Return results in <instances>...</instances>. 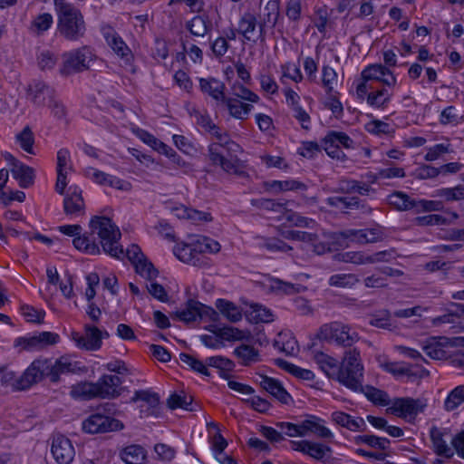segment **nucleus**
<instances>
[{
  "label": "nucleus",
  "mask_w": 464,
  "mask_h": 464,
  "mask_svg": "<svg viewBox=\"0 0 464 464\" xmlns=\"http://www.w3.org/2000/svg\"><path fill=\"white\" fill-rule=\"evenodd\" d=\"M90 227L92 233H97L99 236L101 245L106 254L118 259H122L126 256L135 267L136 272L150 281L158 276V270L147 259L139 246L131 245L124 254L123 248L119 244L121 233L111 218L95 216L90 221Z\"/></svg>",
  "instance_id": "f257e3e1"
},
{
  "label": "nucleus",
  "mask_w": 464,
  "mask_h": 464,
  "mask_svg": "<svg viewBox=\"0 0 464 464\" xmlns=\"http://www.w3.org/2000/svg\"><path fill=\"white\" fill-rule=\"evenodd\" d=\"M75 369L76 362L66 356H62L54 362L51 359H37L16 380L15 386L18 390H26L44 378H49L52 382H58L61 374L74 372Z\"/></svg>",
  "instance_id": "f03ea898"
},
{
  "label": "nucleus",
  "mask_w": 464,
  "mask_h": 464,
  "mask_svg": "<svg viewBox=\"0 0 464 464\" xmlns=\"http://www.w3.org/2000/svg\"><path fill=\"white\" fill-rule=\"evenodd\" d=\"M57 14V33L69 42H77L87 31L84 16L80 9L65 0H54Z\"/></svg>",
  "instance_id": "7ed1b4c3"
},
{
  "label": "nucleus",
  "mask_w": 464,
  "mask_h": 464,
  "mask_svg": "<svg viewBox=\"0 0 464 464\" xmlns=\"http://www.w3.org/2000/svg\"><path fill=\"white\" fill-rule=\"evenodd\" d=\"M363 371L360 351L347 349L339 363L338 382L352 391L362 390Z\"/></svg>",
  "instance_id": "20e7f679"
},
{
  "label": "nucleus",
  "mask_w": 464,
  "mask_h": 464,
  "mask_svg": "<svg viewBox=\"0 0 464 464\" xmlns=\"http://www.w3.org/2000/svg\"><path fill=\"white\" fill-rule=\"evenodd\" d=\"M318 336L320 339L334 342L348 349L360 340L357 332L353 331L350 325L340 322L324 324L319 330Z\"/></svg>",
  "instance_id": "39448f33"
},
{
  "label": "nucleus",
  "mask_w": 464,
  "mask_h": 464,
  "mask_svg": "<svg viewBox=\"0 0 464 464\" xmlns=\"http://www.w3.org/2000/svg\"><path fill=\"white\" fill-rule=\"evenodd\" d=\"M96 58L89 46H82L72 51L64 53L63 55V64L60 67V74L69 76L73 73H79L89 70L90 62Z\"/></svg>",
  "instance_id": "423d86ee"
},
{
  "label": "nucleus",
  "mask_w": 464,
  "mask_h": 464,
  "mask_svg": "<svg viewBox=\"0 0 464 464\" xmlns=\"http://www.w3.org/2000/svg\"><path fill=\"white\" fill-rule=\"evenodd\" d=\"M426 407V401L421 399L396 398L392 401L387 412L411 422Z\"/></svg>",
  "instance_id": "0eeeda50"
},
{
  "label": "nucleus",
  "mask_w": 464,
  "mask_h": 464,
  "mask_svg": "<svg viewBox=\"0 0 464 464\" xmlns=\"http://www.w3.org/2000/svg\"><path fill=\"white\" fill-rule=\"evenodd\" d=\"M123 424L114 418L94 413L82 421V430L86 433L96 434L120 430Z\"/></svg>",
  "instance_id": "6e6552de"
},
{
  "label": "nucleus",
  "mask_w": 464,
  "mask_h": 464,
  "mask_svg": "<svg viewBox=\"0 0 464 464\" xmlns=\"http://www.w3.org/2000/svg\"><path fill=\"white\" fill-rule=\"evenodd\" d=\"M101 32L107 44L112 49V51L126 64H130L133 61L132 52L115 29L108 24H103L101 25Z\"/></svg>",
  "instance_id": "1a4fd4ad"
},
{
  "label": "nucleus",
  "mask_w": 464,
  "mask_h": 464,
  "mask_svg": "<svg viewBox=\"0 0 464 464\" xmlns=\"http://www.w3.org/2000/svg\"><path fill=\"white\" fill-rule=\"evenodd\" d=\"M292 449L308 455L317 461L324 464L330 463L333 459L332 449L323 443L313 442L310 440L291 441Z\"/></svg>",
  "instance_id": "9d476101"
},
{
  "label": "nucleus",
  "mask_w": 464,
  "mask_h": 464,
  "mask_svg": "<svg viewBox=\"0 0 464 464\" xmlns=\"http://www.w3.org/2000/svg\"><path fill=\"white\" fill-rule=\"evenodd\" d=\"M175 316L179 321L191 323L203 316H209L210 319L215 321L217 320L218 314L211 307L206 306L195 300H188L186 304V308L177 311Z\"/></svg>",
  "instance_id": "9b49d317"
},
{
  "label": "nucleus",
  "mask_w": 464,
  "mask_h": 464,
  "mask_svg": "<svg viewBox=\"0 0 464 464\" xmlns=\"http://www.w3.org/2000/svg\"><path fill=\"white\" fill-rule=\"evenodd\" d=\"M446 343L450 346H464V337H457L452 340L446 337H440L439 340L431 338L424 343L422 350L431 359L443 360L449 356L444 349Z\"/></svg>",
  "instance_id": "f8f14e48"
},
{
  "label": "nucleus",
  "mask_w": 464,
  "mask_h": 464,
  "mask_svg": "<svg viewBox=\"0 0 464 464\" xmlns=\"http://www.w3.org/2000/svg\"><path fill=\"white\" fill-rule=\"evenodd\" d=\"M237 34L242 35L245 41L256 43L261 41L259 36V22L255 14L245 12L238 19L237 24Z\"/></svg>",
  "instance_id": "ddd939ff"
},
{
  "label": "nucleus",
  "mask_w": 464,
  "mask_h": 464,
  "mask_svg": "<svg viewBox=\"0 0 464 464\" xmlns=\"http://www.w3.org/2000/svg\"><path fill=\"white\" fill-rule=\"evenodd\" d=\"M122 380L117 375L104 374L95 382L98 398L113 399L121 394Z\"/></svg>",
  "instance_id": "4468645a"
},
{
  "label": "nucleus",
  "mask_w": 464,
  "mask_h": 464,
  "mask_svg": "<svg viewBox=\"0 0 464 464\" xmlns=\"http://www.w3.org/2000/svg\"><path fill=\"white\" fill-rule=\"evenodd\" d=\"M85 335H81L73 332L72 334V340L81 349L87 351H97L102 346V333L96 326L86 324Z\"/></svg>",
  "instance_id": "2eb2a0df"
},
{
  "label": "nucleus",
  "mask_w": 464,
  "mask_h": 464,
  "mask_svg": "<svg viewBox=\"0 0 464 464\" xmlns=\"http://www.w3.org/2000/svg\"><path fill=\"white\" fill-rule=\"evenodd\" d=\"M51 451L59 464H70L74 457V449L70 440L63 435L53 437Z\"/></svg>",
  "instance_id": "dca6fc26"
},
{
  "label": "nucleus",
  "mask_w": 464,
  "mask_h": 464,
  "mask_svg": "<svg viewBox=\"0 0 464 464\" xmlns=\"http://www.w3.org/2000/svg\"><path fill=\"white\" fill-rule=\"evenodd\" d=\"M241 151L240 146L233 140H225V142H215L208 147V157L214 165L221 166L226 157L229 153H237Z\"/></svg>",
  "instance_id": "f3484780"
},
{
  "label": "nucleus",
  "mask_w": 464,
  "mask_h": 464,
  "mask_svg": "<svg viewBox=\"0 0 464 464\" xmlns=\"http://www.w3.org/2000/svg\"><path fill=\"white\" fill-rule=\"evenodd\" d=\"M256 382L274 398L284 404H287L291 396L277 380L264 374H258Z\"/></svg>",
  "instance_id": "a211bd4d"
},
{
  "label": "nucleus",
  "mask_w": 464,
  "mask_h": 464,
  "mask_svg": "<svg viewBox=\"0 0 464 464\" xmlns=\"http://www.w3.org/2000/svg\"><path fill=\"white\" fill-rule=\"evenodd\" d=\"M70 161V152L67 149H61L57 152V180L55 184V190L63 195L67 186V169H72L71 166H68Z\"/></svg>",
  "instance_id": "6ab92c4d"
},
{
  "label": "nucleus",
  "mask_w": 464,
  "mask_h": 464,
  "mask_svg": "<svg viewBox=\"0 0 464 464\" xmlns=\"http://www.w3.org/2000/svg\"><path fill=\"white\" fill-rule=\"evenodd\" d=\"M174 254L180 261L194 266H200L205 263L203 256L198 252L196 243L177 245L174 247Z\"/></svg>",
  "instance_id": "aec40b11"
},
{
  "label": "nucleus",
  "mask_w": 464,
  "mask_h": 464,
  "mask_svg": "<svg viewBox=\"0 0 464 464\" xmlns=\"http://www.w3.org/2000/svg\"><path fill=\"white\" fill-rule=\"evenodd\" d=\"M313 359L329 378L338 382L339 362L336 359L319 351L313 352Z\"/></svg>",
  "instance_id": "412c9836"
},
{
  "label": "nucleus",
  "mask_w": 464,
  "mask_h": 464,
  "mask_svg": "<svg viewBox=\"0 0 464 464\" xmlns=\"http://www.w3.org/2000/svg\"><path fill=\"white\" fill-rule=\"evenodd\" d=\"M279 6L278 4L275 1H270L266 4L264 8V14L259 21V36L261 37V42H264L266 39V27H275L278 17H279Z\"/></svg>",
  "instance_id": "4be33fe9"
},
{
  "label": "nucleus",
  "mask_w": 464,
  "mask_h": 464,
  "mask_svg": "<svg viewBox=\"0 0 464 464\" xmlns=\"http://www.w3.org/2000/svg\"><path fill=\"white\" fill-rule=\"evenodd\" d=\"M28 92L31 100L37 106H44L46 104V99L51 101L54 96L53 88L41 81H34L28 87Z\"/></svg>",
  "instance_id": "5701e85b"
},
{
  "label": "nucleus",
  "mask_w": 464,
  "mask_h": 464,
  "mask_svg": "<svg viewBox=\"0 0 464 464\" xmlns=\"http://www.w3.org/2000/svg\"><path fill=\"white\" fill-rule=\"evenodd\" d=\"M199 88L200 91L209 95L212 99L217 102H223L225 96V83L218 79L209 78H199Z\"/></svg>",
  "instance_id": "b1692460"
},
{
  "label": "nucleus",
  "mask_w": 464,
  "mask_h": 464,
  "mask_svg": "<svg viewBox=\"0 0 464 464\" xmlns=\"http://www.w3.org/2000/svg\"><path fill=\"white\" fill-rule=\"evenodd\" d=\"M70 194L63 199V209L66 215H78L84 213V200L82 190L77 187L70 188Z\"/></svg>",
  "instance_id": "393cba45"
},
{
  "label": "nucleus",
  "mask_w": 464,
  "mask_h": 464,
  "mask_svg": "<svg viewBox=\"0 0 464 464\" xmlns=\"http://www.w3.org/2000/svg\"><path fill=\"white\" fill-rule=\"evenodd\" d=\"M120 456L126 464H143L147 459V450L140 445L131 444L123 448Z\"/></svg>",
  "instance_id": "a878e982"
},
{
  "label": "nucleus",
  "mask_w": 464,
  "mask_h": 464,
  "mask_svg": "<svg viewBox=\"0 0 464 464\" xmlns=\"http://www.w3.org/2000/svg\"><path fill=\"white\" fill-rule=\"evenodd\" d=\"M332 420L336 424L344 427L352 431L363 430L365 422L362 418H353L351 415L343 411H334L332 414Z\"/></svg>",
  "instance_id": "bb28decb"
},
{
  "label": "nucleus",
  "mask_w": 464,
  "mask_h": 464,
  "mask_svg": "<svg viewBox=\"0 0 464 464\" xmlns=\"http://www.w3.org/2000/svg\"><path fill=\"white\" fill-rule=\"evenodd\" d=\"M70 395L75 400L82 401L98 398L95 382H82L72 385Z\"/></svg>",
  "instance_id": "cd10ccee"
},
{
  "label": "nucleus",
  "mask_w": 464,
  "mask_h": 464,
  "mask_svg": "<svg viewBox=\"0 0 464 464\" xmlns=\"http://www.w3.org/2000/svg\"><path fill=\"white\" fill-rule=\"evenodd\" d=\"M186 28L195 36L204 37L212 29V24L207 15H196L189 20Z\"/></svg>",
  "instance_id": "c85d7f7f"
},
{
  "label": "nucleus",
  "mask_w": 464,
  "mask_h": 464,
  "mask_svg": "<svg viewBox=\"0 0 464 464\" xmlns=\"http://www.w3.org/2000/svg\"><path fill=\"white\" fill-rule=\"evenodd\" d=\"M430 436L435 450V452L439 456H443L446 458H451L453 456V450L450 447L448 446L446 441L443 440L444 432L433 426L430 430Z\"/></svg>",
  "instance_id": "c756f323"
},
{
  "label": "nucleus",
  "mask_w": 464,
  "mask_h": 464,
  "mask_svg": "<svg viewBox=\"0 0 464 464\" xmlns=\"http://www.w3.org/2000/svg\"><path fill=\"white\" fill-rule=\"evenodd\" d=\"M92 179L99 185L110 186L121 190H127L130 188V184L123 180L107 174L103 171L94 169L92 173Z\"/></svg>",
  "instance_id": "7c9ffc66"
},
{
  "label": "nucleus",
  "mask_w": 464,
  "mask_h": 464,
  "mask_svg": "<svg viewBox=\"0 0 464 464\" xmlns=\"http://www.w3.org/2000/svg\"><path fill=\"white\" fill-rule=\"evenodd\" d=\"M11 173L22 188H28L34 183V169L22 162L16 165L15 168H11Z\"/></svg>",
  "instance_id": "2f4dec72"
},
{
  "label": "nucleus",
  "mask_w": 464,
  "mask_h": 464,
  "mask_svg": "<svg viewBox=\"0 0 464 464\" xmlns=\"http://www.w3.org/2000/svg\"><path fill=\"white\" fill-rule=\"evenodd\" d=\"M388 203L400 211L411 210L416 207V200L401 191L392 193L388 197Z\"/></svg>",
  "instance_id": "473e14b6"
},
{
  "label": "nucleus",
  "mask_w": 464,
  "mask_h": 464,
  "mask_svg": "<svg viewBox=\"0 0 464 464\" xmlns=\"http://www.w3.org/2000/svg\"><path fill=\"white\" fill-rule=\"evenodd\" d=\"M356 392L363 393L366 398L374 404L381 406H388L392 404L388 393L373 386L366 385L363 387L362 385V390H357Z\"/></svg>",
  "instance_id": "72a5a7b5"
},
{
  "label": "nucleus",
  "mask_w": 464,
  "mask_h": 464,
  "mask_svg": "<svg viewBox=\"0 0 464 464\" xmlns=\"http://www.w3.org/2000/svg\"><path fill=\"white\" fill-rule=\"evenodd\" d=\"M334 238L350 239L352 242L358 244L373 243L374 237H369V232L365 229H346L336 232Z\"/></svg>",
  "instance_id": "f704fd0d"
},
{
  "label": "nucleus",
  "mask_w": 464,
  "mask_h": 464,
  "mask_svg": "<svg viewBox=\"0 0 464 464\" xmlns=\"http://www.w3.org/2000/svg\"><path fill=\"white\" fill-rule=\"evenodd\" d=\"M222 102L227 105L231 116L240 120L245 119L253 108L250 104L232 98L226 97Z\"/></svg>",
  "instance_id": "c9c22d12"
},
{
  "label": "nucleus",
  "mask_w": 464,
  "mask_h": 464,
  "mask_svg": "<svg viewBox=\"0 0 464 464\" xmlns=\"http://www.w3.org/2000/svg\"><path fill=\"white\" fill-rule=\"evenodd\" d=\"M216 306L220 313L232 323H237L242 319L240 308L232 302L218 299L216 303Z\"/></svg>",
  "instance_id": "e433bc0d"
},
{
  "label": "nucleus",
  "mask_w": 464,
  "mask_h": 464,
  "mask_svg": "<svg viewBox=\"0 0 464 464\" xmlns=\"http://www.w3.org/2000/svg\"><path fill=\"white\" fill-rule=\"evenodd\" d=\"M265 187L266 189H274L276 192L281 191H290V190H306L307 186L298 180H273L270 182H266Z\"/></svg>",
  "instance_id": "4c0bfd02"
},
{
  "label": "nucleus",
  "mask_w": 464,
  "mask_h": 464,
  "mask_svg": "<svg viewBox=\"0 0 464 464\" xmlns=\"http://www.w3.org/2000/svg\"><path fill=\"white\" fill-rule=\"evenodd\" d=\"M234 354L241 361L245 366L258 361V351L252 345L241 344L234 350Z\"/></svg>",
  "instance_id": "58836bf2"
},
{
  "label": "nucleus",
  "mask_w": 464,
  "mask_h": 464,
  "mask_svg": "<svg viewBox=\"0 0 464 464\" xmlns=\"http://www.w3.org/2000/svg\"><path fill=\"white\" fill-rule=\"evenodd\" d=\"M72 244L78 250L83 251L91 255H98L101 253L99 246L87 235H79L73 238Z\"/></svg>",
  "instance_id": "ea45409f"
},
{
  "label": "nucleus",
  "mask_w": 464,
  "mask_h": 464,
  "mask_svg": "<svg viewBox=\"0 0 464 464\" xmlns=\"http://www.w3.org/2000/svg\"><path fill=\"white\" fill-rule=\"evenodd\" d=\"M141 401L148 405V411L153 410L158 407L160 403V397L156 392L148 390H140L134 392L133 397L130 399L131 402Z\"/></svg>",
  "instance_id": "a19ab883"
},
{
  "label": "nucleus",
  "mask_w": 464,
  "mask_h": 464,
  "mask_svg": "<svg viewBox=\"0 0 464 464\" xmlns=\"http://www.w3.org/2000/svg\"><path fill=\"white\" fill-rule=\"evenodd\" d=\"M359 282V278L354 274H335L330 276L329 285L331 286L352 288Z\"/></svg>",
  "instance_id": "79ce46f5"
},
{
  "label": "nucleus",
  "mask_w": 464,
  "mask_h": 464,
  "mask_svg": "<svg viewBox=\"0 0 464 464\" xmlns=\"http://www.w3.org/2000/svg\"><path fill=\"white\" fill-rule=\"evenodd\" d=\"M53 23L52 14L44 13L38 14L31 23L30 30L40 35L46 32Z\"/></svg>",
  "instance_id": "37998d69"
},
{
  "label": "nucleus",
  "mask_w": 464,
  "mask_h": 464,
  "mask_svg": "<svg viewBox=\"0 0 464 464\" xmlns=\"http://www.w3.org/2000/svg\"><path fill=\"white\" fill-rule=\"evenodd\" d=\"M326 203L334 208H342L343 209H354L360 208V199L357 197H330Z\"/></svg>",
  "instance_id": "c03bdc74"
},
{
  "label": "nucleus",
  "mask_w": 464,
  "mask_h": 464,
  "mask_svg": "<svg viewBox=\"0 0 464 464\" xmlns=\"http://www.w3.org/2000/svg\"><path fill=\"white\" fill-rule=\"evenodd\" d=\"M390 73V70L382 64H372L366 67L362 72V79L365 82L368 81H381L382 77Z\"/></svg>",
  "instance_id": "a18cd8bd"
},
{
  "label": "nucleus",
  "mask_w": 464,
  "mask_h": 464,
  "mask_svg": "<svg viewBox=\"0 0 464 464\" xmlns=\"http://www.w3.org/2000/svg\"><path fill=\"white\" fill-rule=\"evenodd\" d=\"M464 402V385L457 386L453 389L444 401L445 410L454 411Z\"/></svg>",
  "instance_id": "49530a36"
},
{
  "label": "nucleus",
  "mask_w": 464,
  "mask_h": 464,
  "mask_svg": "<svg viewBox=\"0 0 464 464\" xmlns=\"http://www.w3.org/2000/svg\"><path fill=\"white\" fill-rule=\"evenodd\" d=\"M215 334H218L222 339L227 341H241L245 339H249L250 333L247 331H242L236 327H224L218 329V332L215 331Z\"/></svg>",
  "instance_id": "de8ad7c7"
},
{
  "label": "nucleus",
  "mask_w": 464,
  "mask_h": 464,
  "mask_svg": "<svg viewBox=\"0 0 464 464\" xmlns=\"http://www.w3.org/2000/svg\"><path fill=\"white\" fill-rule=\"evenodd\" d=\"M287 201L280 202L268 198H256L251 200V205L260 208L281 213L285 210Z\"/></svg>",
  "instance_id": "09e8293b"
},
{
  "label": "nucleus",
  "mask_w": 464,
  "mask_h": 464,
  "mask_svg": "<svg viewBox=\"0 0 464 464\" xmlns=\"http://www.w3.org/2000/svg\"><path fill=\"white\" fill-rule=\"evenodd\" d=\"M168 406L171 410H175L178 408L184 409L186 411H193L194 409L192 408V397L186 394H178L173 393L169 396V398L167 401Z\"/></svg>",
  "instance_id": "8fccbe9b"
},
{
  "label": "nucleus",
  "mask_w": 464,
  "mask_h": 464,
  "mask_svg": "<svg viewBox=\"0 0 464 464\" xmlns=\"http://www.w3.org/2000/svg\"><path fill=\"white\" fill-rule=\"evenodd\" d=\"M356 444H367L368 446L385 450L390 444V440L386 438H380L374 435H361L354 439Z\"/></svg>",
  "instance_id": "3c124183"
},
{
  "label": "nucleus",
  "mask_w": 464,
  "mask_h": 464,
  "mask_svg": "<svg viewBox=\"0 0 464 464\" xmlns=\"http://www.w3.org/2000/svg\"><path fill=\"white\" fill-rule=\"evenodd\" d=\"M391 93L385 88L372 92L367 95V102L376 108H384L391 100Z\"/></svg>",
  "instance_id": "603ef678"
},
{
  "label": "nucleus",
  "mask_w": 464,
  "mask_h": 464,
  "mask_svg": "<svg viewBox=\"0 0 464 464\" xmlns=\"http://www.w3.org/2000/svg\"><path fill=\"white\" fill-rule=\"evenodd\" d=\"M231 154L232 153H229V155L226 157L220 167L227 173L244 177L246 175V171L244 170L242 162L237 158V156H232Z\"/></svg>",
  "instance_id": "864d4df0"
},
{
  "label": "nucleus",
  "mask_w": 464,
  "mask_h": 464,
  "mask_svg": "<svg viewBox=\"0 0 464 464\" xmlns=\"http://www.w3.org/2000/svg\"><path fill=\"white\" fill-rule=\"evenodd\" d=\"M252 311L250 315L256 323H270L274 321V314L271 310L258 304L250 305Z\"/></svg>",
  "instance_id": "5fc2aeb1"
},
{
  "label": "nucleus",
  "mask_w": 464,
  "mask_h": 464,
  "mask_svg": "<svg viewBox=\"0 0 464 464\" xmlns=\"http://www.w3.org/2000/svg\"><path fill=\"white\" fill-rule=\"evenodd\" d=\"M15 139L24 151L34 154L33 146L34 138L32 130L28 126L24 127L21 132L16 134Z\"/></svg>",
  "instance_id": "6e6d98bb"
},
{
  "label": "nucleus",
  "mask_w": 464,
  "mask_h": 464,
  "mask_svg": "<svg viewBox=\"0 0 464 464\" xmlns=\"http://www.w3.org/2000/svg\"><path fill=\"white\" fill-rule=\"evenodd\" d=\"M179 360L181 362L188 366L193 371L203 374L204 376H210V372L207 368V363L204 364L201 361L196 359L195 357L188 354V353H180Z\"/></svg>",
  "instance_id": "4d7b16f0"
},
{
  "label": "nucleus",
  "mask_w": 464,
  "mask_h": 464,
  "mask_svg": "<svg viewBox=\"0 0 464 464\" xmlns=\"http://www.w3.org/2000/svg\"><path fill=\"white\" fill-rule=\"evenodd\" d=\"M338 256V259L344 263L365 265L371 262L370 255H366L363 252L349 251L339 254Z\"/></svg>",
  "instance_id": "13d9d810"
},
{
  "label": "nucleus",
  "mask_w": 464,
  "mask_h": 464,
  "mask_svg": "<svg viewBox=\"0 0 464 464\" xmlns=\"http://www.w3.org/2000/svg\"><path fill=\"white\" fill-rule=\"evenodd\" d=\"M196 244L199 255L206 252L216 254L218 253L221 248L220 244L218 241L207 237H200L197 240Z\"/></svg>",
  "instance_id": "bf43d9fd"
},
{
  "label": "nucleus",
  "mask_w": 464,
  "mask_h": 464,
  "mask_svg": "<svg viewBox=\"0 0 464 464\" xmlns=\"http://www.w3.org/2000/svg\"><path fill=\"white\" fill-rule=\"evenodd\" d=\"M414 223L417 226H434V225H449L450 221L446 218L439 214H430L427 216L417 217L414 219Z\"/></svg>",
  "instance_id": "052dcab7"
},
{
  "label": "nucleus",
  "mask_w": 464,
  "mask_h": 464,
  "mask_svg": "<svg viewBox=\"0 0 464 464\" xmlns=\"http://www.w3.org/2000/svg\"><path fill=\"white\" fill-rule=\"evenodd\" d=\"M260 246L271 252H287L293 249L292 246H288L283 240L276 237L265 238Z\"/></svg>",
  "instance_id": "680f3d73"
},
{
  "label": "nucleus",
  "mask_w": 464,
  "mask_h": 464,
  "mask_svg": "<svg viewBox=\"0 0 464 464\" xmlns=\"http://www.w3.org/2000/svg\"><path fill=\"white\" fill-rule=\"evenodd\" d=\"M158 459L161 461L169 462L175 459L176 450L165 443H158L154 446Z\"/></svg>",
  "instance_id": "e2e57ef3"
},
{
  "label": "nucleus",
  "mask_w": 464,
  "mask_h": 464,
  "mask_svg": "<svg viewBox=\"0 0 464 464\" xmlns=\"http://www.w3.org/2000/svg\"><path fill=\"white\" fill-rule=\"evenodd\" d=\"M206 363L208 366L215 367L220 370H234L235 363L228 358L223 356H211L207 358Z\"/></svg>",
  "instance_id": "0e129e2a"
},
{
  "label": "nucleus",
  "mask_w": 464,
  "mask_h": 464,
  "mask_svg": "<svg viewBox=\"0 0 464 464\" xmlns=\"http://www.w3.org/2000/svg\"><path fill=\"white\" fill-rule=\"evenodd\" d=\"M324 149L332 159L345 160L346 156L336 142L327 141V135L323 140Z\"/></svg>",
  "instance_id": "69168bd1"
},
{
  "label": "nucleus",
  "mask_w": 464,
  "mask_h": 464,
  "mask_svg": "<svg viewBox=\"0 0 464 464\" xmlns=\"http://www.w3.org/2000/svg\"><path fill=\"white\" fill-rule=\"evenodd\" d=\"M310 432L314 433L317 437L323 438V439H328L333 437L332 431L326 428L325 426L322 425L321 420L319 418H316L314 416L310 417Z\"/></svg>",
  "instance_id": "338daca9"
},
{
  "label": "nucleus",
  "mask_w": 464,
  "mask_h": 464,
  "mask_svg": "<svg viewBox=\"0 0 464 464\" xmlns=\"http://www.w3.org/2000/svg\"><path fill=\"white\" fill-rule=\"evenodd\" d=\"M327 141L336 142L338 146L350 149L353 145V140L344 132L330 131L327 134Z\"/></svg>",
  "instance_id": "774afa93"
}]
</instances>
